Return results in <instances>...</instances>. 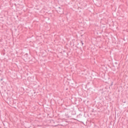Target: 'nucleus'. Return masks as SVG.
Returning <instances> with one entry per match:
<instances>
[{"label":"nucleus","instance_id":"nucleus-1","mask_svg":"<svg viewBox=\"0 0 128 128\" xmlns=\"http://www.w3.org/2000/svg\"><path fill=\"white\" fill-rule=\"evenodd\" d=\"M23 58L24 62H28V60H30V58L28 57V53L26 54L23 56Z\"/></svg>","mask_w":128,"mask_h":128},{"label":"nucleus","instance_id":"nucleus-2","mask_svg":"<svg viewBox=\"0 0 128 128\" xmlns=\"http://www.w3.org/2000/svg\"><path fill=\"white\" fill-rule=\"evenodd\" d=\"M72 106H67L66 108H65V110H72Z\"/></svg>","mask_w":128,"mask_h":128},{"label":"nucleus","instance_id":"nucleus-3","mask_svg":"<svg viewBox=\"0 0 128 128\" xmlns=\"http://www.w3.org/2000/svg\"><path fill=\"white\" fill-rule=\"evenodd\" d=\"M82 115L80 114L79 115L77 116V118H82Z\"/></svg>","mask_w":128,"mask_h":128},{"label":"nucleus","instance_id":"nucleus-4","mask_svg":"<svg viewBox=\"0 0 128 128\" xmlns=\"http://www.w3.org/2000/svg\"><path fill=\"white\" fill-rule=\"evenodd\" d=\"M58 10H62V11L64 10L62 9V8H61L60 7H58Z\"/></svg>","mask_w":128,"mask_h":128},{"label":"nucleus","instance_id":"nucleus-5","mask_svg":"<svg viewBox=\"0 0 128 128\" xmlns=\"http://www.w3.org/2000/svg\"><path fill=\"white\" fill-rule=\"evenodd\" d=\"M58 10L59 12H62V10L60 9H58Z\"/></svg>","mask_w":128,"mask_h":128},{"label":"nucleus","instance_id":"nucleus-6","mask_svg":"<svg viewBox=\"0 0 128 128\" xmlns=\"http://www.w3.org/2000/svg\"><path fill=\"white\" fill-rule=\"evenodd\" d=\"M80 43L82 44V46H84V42H82V41H80Z\"/></svg>","mask_w":128,"mask_h":128},{"label":"nucleus","instance_id":"nucleus-7","mask_svg":"<svg viewBox=\"0 0 128 128\" xmlns=\"http://www.w3.org/2000/svg\"><path fill=\"white\" fill-rule=\"evenodd\" d=\"M14 104H16V100L14 101Z\"/></svg>","mask_w":128,"mask_h":128},{"label":"nucleus","instance_id":"nucleus-8","mask_svg":"<svg viewBox=\"0 0 128 128\" xmlns=\"http://www.w3.org/2000/svg\"><path fill=\"white\" fill-rule=\"evenodd\" d=\"M80 50L81 52H82V48H80Z\"/></svg>","mask_w":128,"mask_h":128},{"label":"nucleus","instance_id":"nucleus-9","mask_svg":"<svg viewBox=\"0 0 128 128\" xmlns=\"http://www.w3.org/2000/svg\"><path fill=\"white\" fill-rule=\"evenodd\" d=\"M115 64H118V62H115Z\"/></svg>","mask_w":128,"mask_h":128},{"label":"nucleus","instance_id":"nucleus-10","mask_svg":"<svg viewBox=\"0 0 128 128\" xmlns=\"http://www.w3.org/2000/svg\"><path fill=\"white\" fill-rule=\"evenodd\" d=\"M68 90V88H66V90Z\"/></svg>","mask_w":128,"mask_h":128},{"label":"nucleus","instance_id":"nucleus-11","mask_svg":"<svg viewBox=\"0 0 128 128\" xmlns=\"http://www.w3.org/2000/svg\"><path fill=\"white\" fill-rule=\"evenodd\" d=\"M124 102V104H126V102Z\"/></svg>","mask_w":128,"mask_h":128},{"label":"nucleus","instance_id":"nucleus-12","mask_svg":"<svg viewBox=\"0 0 128 128\" xmlns=\"http://www.w3.org/2000/svg\"><path fill=\"white\" fill-rule=\"evenodd\" d=\"M1 80H2V78L1 79Z\"/></svg>","mask_w":128,"mask_h":128},{"label":"nucleus","instance_id":"nucleus-13","mask_svg":"<svg viewBox=\"0 0 128 128\" xmlns=\"http://www.w3.org/2000/svg\"><path fill=\"white\" fill-rule=\"evenodd\" d=\"M17 104H18V103Z\"/></svg>","mask_w":128,"mask_h":128},{"label":"nucleus","instance_id":"nucleus-14","mask_svg":"<svg viewBox=\"0 0 128 128\" xmlns=\"http://www.w3.org/2000/svg\"><path fill=\"white\" fill-rule=\"evenodd\" d=\"M74 120H76V119L74 118Z\"/></svg>","mask_w":128,"mask_h":128}]
</instances>
